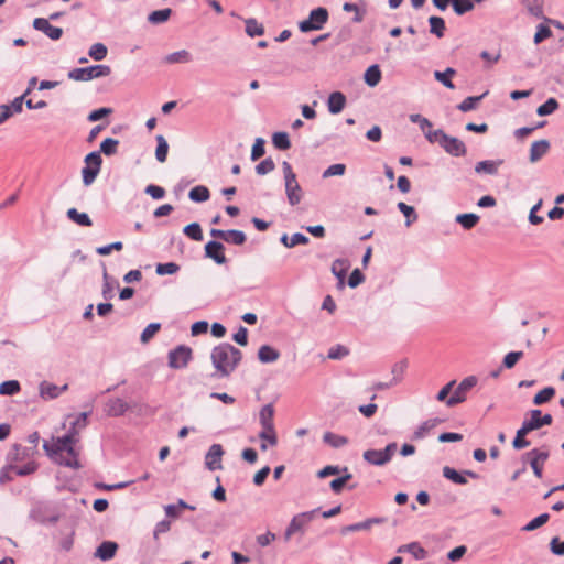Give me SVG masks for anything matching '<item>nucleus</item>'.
<instances>
[{
    "label": "nucleus",
    "mask_w": 564,
    "mask_h": 564,
    "mask_svg": "<svg viewBox=\"0 0 564 564\" xmlns=\"http://www.w3.org/2000/svg\"><path fill=\"white\" fill-rule=\"evenodd\" d=\"M68 389L67 384L58 387L52 382L43 381L40 384V395L45 400L57 398L62 392Z\"/></svg>",
    "instance_id": "16"
},
{
    "label": "nucleus",
    "mask_w": 564,
    "mask_h": 564,
    "mask_svg": "<svg viewBox=\"0 0 564 564\" xmlns=\"http://www.w3.org/2000/svg\"><path fill=\"white\" fill-rule=\"evenodd\" d=\"M224 246L218 241H209L205 246L206 257L213 259L218 264H224L227 259L224 253Z\"/></svg>",
    "instance_id": "15"
},
{
    "label": "nucleus",
    "mask_w": 564,
    "mask_h": 564,
    "mask_svg": "<svg viewBox=\"0 0 564 564\" xmlns=\"http://www.w3.org/2000/svg\"><path fill=\"white\" fill-rule=\"evenodd\" d=\"M550 150L547 140L534 141L530 148V162L535 163L542 159Z\"/></svg>",
    "instance_id": "20"
},
{
    "label": "nucleus",
    "mask_w": 564,
    "mask_h": 564,
    "mask_svg": "<svg viewBox=\"0 0 564 564\" xmlns=\"http://www.w3.org/2000/svg\"><path fill=\"white\" fill-rule=\"evenodd\" d=\"M20 391V383L17 380L4 381L0 384V394L13 395Z\"/></svg>",
    "instance_id": "50"
},
{
    "label": "nucleus",
    "mask_w": 564,
    "mask_h": 564,
    "mask_svg": "<svg viewBox=\"0 0 564 564\" xmlns=\"http://www.w3.org/2000/svg\"><path fill=\"white\" fill-rule=\"evenodd\" d=\"M348 268L349 262L346 259H337L333 262L332 272L339 279L340 283H343Z\"/></svg>",
    "instance_id": "38"
},
{
    "label": "nucleus",
    "mask_w": 564,
    "mask_h": 564,
    "mask_svg": "<svg viewBox=\"0 0 564 564\" xmlns=\"http://www.w3.org/2000/svg\"><path fill=\"white\" fill-rule=\"evenodd\" d=\"M527 10L534 17H542L543 0H522Z\"/></svg>",
    "instance_id": "48"
},
{
    "label": "nucleus",
    "mask_w": 564,
    "mask_h": 564,
    "mask_svg": "<svg viewBox=\"0 0 564 564\" xmlns=\"http://www.w3.org/2000/svg\"><path fill=\"white\" fill-rule=\"evenodd\" d=\"M172 14L170 8L155 10L148 15V21L152 24H160L166 22Z\"/></svg>",
    "instance_id": "36"
},
{
    "label": "nucleus",
    "mask_w": 564,
    "mask_h": 564,
    "mask_svg": "<svg viewBox=\"0 0 564 564\" xmlns=\"http://www.w3.org/2000/svg\"><path fill=\"white\" fill-rule=\"evenodd\" d=\"M282 242L288 247V248H293L297 245H306L308 242V238L306 236H304L303 234H300V232H296V234H293L290 239L288 238L286 235H284L282 237Z\"/></svg>",
    "instance_id": "43"
},
{
    "label": "nucleus",
    "mask_w": 564,
    "mask_h": 564,
    "mask_svg": "<svg viewBox=\"0 0 564 564\" xmlns=\"http://www.w3.org/2000/svg\"><path fill=\"white\" fill-rule=\"evenodd\" d=\"M273 416H274L273 405H271V404L264 405L260 410V413H259V421H260L261 427L262 429L274 427Z\"/></svg>",
    "instance_id": "26"
},
{
    "label": "nucleus",
    "mask_w": 564,
    "mask_h": 564,
    "mask_svg": "<svg viewBox=\"0 0 564 564\" xmlns=\"http://www.w3.org/2000/svg\"><path fill=\"white\" fill-rule=\"evenodd\" d=\"M36 470V464L34 462H30L24 466L10 465L7 468V473L15 476H25L34 473Z\"/></svg>",
    "instance_id": "29"
},
{
    "label": "nucleus",
    "mask_w": 564,
    "mask_h": 564,
    "mask_svg": "<svg viewBox=\"0 0 564 564\" xmlns=\"http://www.w3.org/2000/svg\"><path fill=\"white\" fill-rule=\"evenodd\" d=\"M87 426V413L83 412L70 422V427L64 436L52 437L45 441L43 448L47 456L59 465L74 469L82 467L77 445L80 431Z\"/></svg>",
    "instance_id": "1"
},
{
    "label": "nucleus",
    "mask_w": 564,
    "mask_h": 564,
    "mask_svg": "<svg viewBox=\"0 0 564 564\" xmlns=\"http://www.w3.org/2000/svg\"><path fill=\"white\" fill-rule=\"evenodd\" d=\"M246 33L251 37L260 36L264 33V28L257 20L249 19L246 21Z\"/></svg>",
    "instance_id": "45"
},
{
    "label": "nucleus",
    "mask_w": 564,
    "mask_h": 564,
    "mask_svg": "<svg viewBox=\"0 0 564 564\" xmlns=\"http://www.w3.org/2000/svg\"><path fill=\"white\" fill-rule=\"evenodd\" d=\"M180 267L174 262L160 263L156 265V273L159 275L174 274L178 271Z\"/></svg>",
    "instance_id": "59"
},
{
    "label": "nucleus",
    "mask_w": 564,
    "mask_h": 564,
    "mask_svg": "<svg viewBox=\"0 0 564 564\" xmlns=\"http://www.w3.org/2000/svg\"><path fill=\"white\" fill-rule=\"evenodd\" d=\"M67 217L79 226L89 227L93 225L89 216L86 213H79L76 208H69Z\"/></svg>",
    "instance_id": "30"
},
{
    "label": "nucleus",
    "mask_w": 564,
    "mask_h": 564,
    "mask_svg": "<svg viewBox=\"0 0 564 564\" xmlns=\"http://www.w3.org/2000/svg\"><path fill=\"white\" fill-rule=\"evenodd\" d=\"M553 417L551 414L541 415L540 410H532L530 412V419L525 420L522 426L517 431V435L513 440V447L516 449H522L530 445V442L525 440V435L531 431L538 430L544 425L552 424Z\"/></svg>",
    "instance_id": "3"
},
{
    "label": "nucleus",
    "mask_w": 564,
    "mask_h": 564,
    "mask_svg": "<svg viewBox=\"0 0 564 564\" xmlns=\"http://www.w3.org/2000/svg\"><path fill=\"white\" fill-rule=\"evenodd\" d=\"M328 17L329 15L327 9L323 7L313 9L310 12L308 18L299 23V29L303 33L322 30L328 21Z\"/></svg>",
    "instance_id": "7"
},
{
    "label": "nucleus",
    "mask_w": 564,
    "mask_h": 564,
    "mask_svg": "<svg viewBox=\"0 0 564 564\" xmlns=\"http://www.w3.org/2000/svg\"><path fill=\"white\" fill-rule=\"evenodd\" d=\"M188 196L193 202L202 203L209 199L210 193L206 186L198 185L189 191Z\"/></svg>",
    "instance_id": "35"
},
{
    "label": "nucleus",
    "mask_w": 564,
    "mask_h": 564,
    "mask_svg": "<svg viewBox=\"0 0 564 564\" xmlns=\"http://www.w3.org/2000/svg\"><path fill=\"white\" fill-rule=\"evenodd\" d=\"M558 108V102L555 98H549L543 105L536 109V113L541 117L553 113Z\"/></svg>",
    "instance_id": "46"
},
{
    "label": "nucleus",
    "mask_w": 564,
    "mask_h": 564,
    "mask_svg": "<svg viewBox=\"0 0 564 564\" xmlns=\"http://www.w3.org/2000/svg\"><path fill=\"white\" fill-rule=\"evenodd\" d=\"M323 440L325 443H327L328 445H330L334 448H339V447H343L346 444H348L347 437L332 433V432L324 433Z\"/></svg>",
    "instance_id": "32"
},
{
    "label": "nucleus",
    "mask_w": 564,
    "mask_h": 564,
    "mask_svg": "<svg viewBox=\"0 0 564 564\" xmlns=\"http://www.w3.org/2000/svg\"><path fill=\"white\" fill-rule=\"evenodd\" d=\"M272 143L279 150H288L291 147V142L286 132H275L272 135Z\"/></svg>",
    "instance_id": "42"
},
{
    "label": "nucleus",
    "mask_w": 564,
    "mask_h": 564,
    "mask_svg": "<svg viewBox=\"0 0 564 564\" xmlns=\"http://www.w3.org/2000/svg\"><path fill=\"white\" fill-rule=\"evenodd\" d=\"M430 32L435 34L437 37H443L445 32V22L441 17H430Z\"/></svg>",
    "instance_id": "37"
},
{
    "label": "nucleus",
    "mask_w": 564,
    "mask_h": 564,
    "mask_svg": "<svg viewBox=\"0 0 564 564\" xmlns=\"http://www.w3.org/2000/svg\"><path fill=\"white\" fill-rule=\"evenodd\" d=\"M118 550V544L111 541L102 542L96 550V556L102 561L111 560Z\"/></svg>",
    "instance_id": "22"
},
{
    "label": "nucleus",
    "mask_w": 564,
    "mask_h": 564,
    "mask_svg": "<svg viewBox=\"0 0 564 564\" xmlns=\"http://www.w3.org/2000/svg\"><path fill=\"white\" fill-rule=\"evenodd\" d=\"M129 409V404L120 399H110L106 404V412L109 416H120L123 415Z\"/></svg>",
    "instance_id": "19"
},
{
    "label": "nucleus",
    "mask_w": 564,
    "mask_h": 564,
    "mask_svg": "<svg viewBox=\"0 0 564 564\" xmlns=\"http://www.w3.org/2000/svg\"><path fill=\"white\" fill-rule=\"evenodd\" d=\"M551 36H552V31L550 30V28L546 25L540 24L538 26V30L534 35V43L539 44Z\"/></svg>",
    "instance_id": "62"
},
{
    "label": "nucleus",
    "mask_w": 564,
    "mask_h": 564,
    "mask_svg": "<svg viewBox=\"0 0 564 564\" xmlns=\"http://www.w3.org/2000/svg\"><path fill=\"white\" fill-rule=\"evenodd\" d=\"M261 441L268 442L269 445L275 446L278 444V436L274 427L262 429L259 433Z\"/></svg>",
    "instance_id": "52"
},
{
    "label": "nucleus",
    "mask_w": 564,
    "mask_h": 564,
    "mask_svg": "<svg viewBox=\"0 0 564 564\" xmlns=\"http://www.w3.org/2000/svg\"><path fill=\"white\" fill-rule=\"evenodd\" d=\"M345 171H346L345 164H340V163L333 164L324 171L323 177L327 178V177L335 176V175H344Z\"/></svg>",
    "instance_id": "63"
},
{
    "label": "nucleus",
    "mask_w": 564,
    "mask_h": 564,
    "mask_svg": "<svg viewBox=\"0 0 564 564\" xmlns=\"http://www.w3.org/2000/svg\"><path fill=\"white\" fill-rule=\"evenodd\" d=\"M346 105V97L340 91L332 93L328 97L327 106L330 113H339Z\"/></svg>",
    "instance_id": "21"
},
{
    "label": "nucleus",
    "mask_w": 564,
    "mask_h": 564,
    "mask_svg": "<svg viewBox=\"0 0 564 564\" xmlns=\"http://www.w3.org/2000/svg\"><path fill=\"white\" fill-rule=\"evenodd\" d=\"M404 551L411 553L415 560H424L426 557V551L417 542L403 545L398 550V552Z\"/></svg>",
    "instance_id": "33"
},
{
    "label": "nucleus",
    "mask_w": 564,
    "mask_h": 564,
    "mask_svg": "<svg viewBox=\"0 0 564 564\" xmlns=\"http://www.w3.org/2000/svg\"><path fill=\"white\" fill-rule=\"evenodd\" d=\"M315 512L316 510H312L294 516L285 530V541H289L294 533L301 531L305 525H307L313 520Z\"/></svg>",
    "instance_id": "11"
},
{
    "label": "nucleus",
    "mask_w": 564,
    "mask_h": 564,
    "mask_svg": "<svg viewBox=\"0 0 564 564\" xmlns=\"http://www.w3.org/2000/svg\"><path fill=\"white\" fill-rule=\"evenodd\" d=\"M443 476L458 485H465L467 482V479L463 475L448 466L443 468Z\"/></svg>",
    "instance_id": "51"
},
{
    "label": "nucleus",
    "mask_w": 564,
    "mask_h": 564,
    "mask_svg": "<svg viewBox=\"0 0 564 564\" xmlns=\"http://www.w3.org/2000/svg\"><path fill=\"white\" fill-rule=\"evenodd\" d=\"M282 170L285 182V194L291 206L300 204L303 198V191L300 186L296 174L293 172L291 164L286 161L282 163Z\"/></svg>",
    "instance_id": "4"
},
{
    "label": "nucleus",
    "mask_w": 564,
    "mask_h": 564,
    "mask_svg": "<svg viewBox=\"0 0 564 564\" xmlns=\"http://www.w3.org/2000/svg\"><path fill=\"white\" fill-rule=\"evenodd\" d=\"M275 169V164L271 158H267L256 166V172L259 175H265Z\"/></svg>",
    "instance_id": "56"
},
{
    "label": "nucleus",
    "mask_w": 564,
    "mask_h": 564,
    "mask_svg": "<svg viewBox=\"0 0 564 564\" xmlns=\"http://www.w3.org/2000/svg\"><path fill=\"white\" fill-rule=\"evenodd\" d=\"M349 354L348 348L343 345H336L328 350L329 359H341Z\"/></svg>",
    "instance_id": "61"
},
{
    "label": "nucleus",
    "mask_w": 564,
    "mask_h": 564,
    "mask_svg": "<svg viewBox=\"0 0 564 564\" xmlns=\"http://www.w3.org/2000/svg\"><path fill=\"white\" fill-rule=\"evenodd\" d=\"M161 325L159 323L149 324L141 334V341L148 343L154 335L160 330Z\"/></svg>",
    "instance_id": "54"
},
{
    "label": "nucleus",
    "mask_w": 564,
    "mask_h": 564,
    "mask_svg": "<svg viewBox=\"0 0 564 564\" xmlns=\"http://www.w3.org/2000/svg\"><path fill=\"white\" fill-rule=\"evenodd\" d=\"M111 68L107 65H94L85 68H74L68 73V78L77 82H87L110 75Z\"/></svg>",
    "instance_id": "6"
},
{
    "label": "nucleus",
    "mask_w": 564,
    "mask_h": 564,
    "mask_svg": "<svg viewBox=\"0 0 564 564\" xmlns=\"http://www.w3.org/2000/svg\"><path fill=\"white\" fill-rule=\"evenodd\" d=\"M264 154V140L261 138L256 139L252 150H251V160L257 161Z\"/></svg>",
    "instance_id": "60"
},
{
    "label": "nucleus",
    "mask_w": 564,
    "mask_h": 564,
    "mask_svg": "<svg viewBox=\"0 0 564 564\" xmlns=\"http://www.w3.org/2000/svg\"><path fill=\"white\" fill-rule=\"evenodd\" d=\"M119 141L117 139L107 138L100 144V152L105 155H113L117 153Z\"/></svg>",
    "instance_id": "47"
},
{
    "label": "nucleus",
    "mask_w": 564,
    "mask_h": 564,
    "mask_svg": "<svg viewBox=\"0 0 564 564\" xmlns=\"http://www.w3.org/2000/svg\"><path fill=\"white\" fill-rule=\"evenodd\" d=\"M223 455H224V451H223L221 445H219V444L212 445L206 455V458H205V464H206L207 468L210 470L220 469Z\"/></svg>",
    "instance_id": "14"
},
{
    "label": "nucleus",
    "mask_w": 564,
    "mask_h": 564,
    "mask_svg": "<svg viewBox=\"0 0 564 564\" xmlns=\"http://www.w3.org/2000/svg\"><path fill=\"white\" fill-rule=\"evenodd\" d=\"M447 134L443 130L429 131L426 138L432 143H438L441 147L446 140Z\"/></svg>",
    "instance_id": "64"
},
{
    "label": "nucleus",
    "mask_w": 564,
    "mask_h": 564,
    "mask_svg": "<svg viewBox=\"0 0 564 564\" xmlns=\"http://www.w3.org/2000/svg\"><path fill=\"white\" fill-rule=\"evenodd\" d=\"M210 358L218 376L229 377L239 365L242 354L230 344H220L213 349Z\"/></svg>",
    "instance_id": "2"
},
{
    "label": "nucleus",
    "mask_w": 564,
    "mask_h": 564,
    "mask_svg": "<svg viewBox=\"0 0 564 564\" xmlns=\"http://www.w3.org/2000/svg\"><path fill=\"white\" fill-rule=\"evenodd\" d=\"M183 231L188 238L195 241H202L204 239L203 231L198 223H192L185 226Z\"/></svg>",
    "instance_id": "41"
},
{
    "label": "nucleus",
    "mask_w": 564,
    "mask_h": 564,
    "mask_svg": "<svg viewBox=\"0 0 564 564\" xmlns=\"http://www.w3.org/2000/svg\"><path fill=\"white\" fill-rule=\"evenodd\" d=\"M523 357L522 351H511L508 352L503 358V366L507 369H511L516 366V364Z\"/></svg>",
    "instance_id": "58"
},
{
    "label": "nucleus",
    "mask_w": 564,
    "mask_h": 564,
    "mask_svg": "<svg viewBox=\"0 0 564 564\" xmlns=\"http://www.w3.org/2000/svg\"><path fill=\"white\" fill-rule=\"evenodd\" d=\"M549 451L534 448L525 454L529 459L530 466L538 478L543 476V467L545 462L549 459Z\"/></svg>",
    "instance_id": "12"
},
{
    "label": "nucleus",
    "mask_w": 564,
    "mask_h": 564,
    "mask_svg": "<svg viewBox=\"0 0 564 564\" xmlns=\"http://www.w3.org/2000/svg\"><path fill=\"white\" fill-rule=\"evenodd\" d=\"M477 384V378L469 376L465 378L453 391L452 395L447 401V406H454L466 400L467 392Z\"/></svg>",
    "instance_id": "9"
},
{
    "label": "nucleus",
    "mask_w": 564,
    "mask_h": 564,
    "mask_svg": "<svg viewBox=\"0 0 564 564\" xmlns=\"http://www.w3.org/2000/svg\"><path fill=\"white\" fill-rule=\"evenodd\" d=\"M366 84L370 87H375L381 80V70L378 65H371L367 68L364 75Z\"/></svg>",
    "instance_id": "28"
},
{
    "label": "nucleus",
    "mask_w": 564,
    "mask_h": 564,
    "mask_svg": "<svg viewBox=\"0 0 564 564\" xmlns=\"http://www.w3.org/2000/svg\"><path fill=\"white\" fill-rule=\"evenodd\" d=\"M488 93H484L482 95L480 96H470V97H467L465 98L458 106L457 108L463 111V112H468L470 110H474L476 109L478 102L487 95Z\"/></svg>",
    "instance_id": "39"
},
{
    "label": "nucleus",
    "mask_w": 564,
    "mask_h": 564,
    "mask_svg": "<svg viewBox=\"0 0 564 564\" xmlns=\"http://www.w3.org/2000/svg\"><path fill=\"white\" fill-rule=\"evenodd\" d=\"M452 6L454 11L459 15L469 12L474 8L473 2L469 0H453Z\"/></svg>",
    "instance_id": "53"
},
{
    "label": "nucleus",
    "mask_w": 564,
    "mask_h": 564,
    "mask_svg": "<svg viewBox=\"0 0 564 564\" xmlns=\"http://www.w3.org/2000/svg\"><path fill=\"white\" fill-rule=\"evenodd\" d=\"M397 451V444L390 443L384 449H368L364 452V459L371 465L382 466L391 460Z\"/></svg>",
    "instance_id": "8"
},
{
    "label": "nucleus",
    "mask_w": 564,
    "mask_h": 564,
    "mask_svg": "<svg viewBox=\"0 0 564 564\" xmlns=\"http://www.w3.org/2000/svg\"><path fill=\"white\" fill-rule=\"evenodd\" d=\"M224 241L228 243H232L236 246H241L246 242V235L240 230H226V236H224Z\"/></svg>",
    "instance_id": "40"
},
{
    "label": "nucleus",
    "mask_w": 564,
    "mask_h": 564,
    "mask_svg": "<svg viewBox=\"0 0 564 564\" xmlns=\"http://www.w3.org/2000/svg\"><path fill=\"white\" fill-rule=\"evenodd\" d=\"M108 50L102 43H96L89 48V56L95 61H102L107 56Z\"/></svg>",
    "instance_id": "49"
},
{
    "label": "nucleus",
    "mask_w": 564,
    "mask_h": 564,
    "mask_svg": "<svg viewBox=\"0 0 564 564\" xmlns=\"http://www.w3.org/2000/svg\"><path fill=\"white\" fill-rule=\"evenodd\" d=\"M549 518L550 517L547 513H542V514L538 516L536 518H534L533 520H531L528 524H525L523 530L524 531H533V530L542 527L543 524H545L549 521Z\"/></svg>",
    "instance_id": "55"
},
{
    "label": "nucleus",
    "mask_w": 564,
    "mask_h": 564,
    "mask_svg": "<svg viewBox=\"0 0 564 564\" xmlns=\"http://www.w3.org/2000/svg\"><path fill=\"white\" fill-rule=\"evenodd\" d=\"M384 522L383 518H369L362 522L354 523L350 525H347L343 529L344 533L347 532H355V531H361V530H370L372 525L375 524H381Z\"/></svg>",
    "instance_id": "23"
},
{
    "label": "nucleus",
    "mask_w": 564,
    "mask_h": 564,
    "mask_svg": "<svg viewBox=\"0 0 564 564\" xmlns=\"http://www.w3.org/2000/svg\"><path fill=\"white\" fill-rule=\"evenodd\" d=\"M84 163L85 166L82 170L83 183L89 186L95 182L101 169L102 159L100 152L94 151L88 153L84 159Z\"/></svg>",
    "instance_id": "5"
},
{
    "label": "nucleus",
    "mask_w": 564,
    "mask_h": 564,
    "mask_svg": "<svg viewBox=\"0 0 564 564\" xmlns=\"http://www.w3.org/2000/svg\"><path fill=\"white\" fill-rule=\"evenodd\" d=\"M555 394V389L552 387H546L539 391L533 399V403L536 405L549 402Z\"/></svg>",
    "instance_id": "44"
},
{
    "label": "nucleus",
    "mask_w": 564,
    "mask_h": 564,
    "mask_svg": "<svg viewBox=\"0 0 564 564\" xmlns=\"http://www.w3.org/2000/svg\"><path fill=\"white\" fill-rule=\"evenodd\" d=\"M442 148L454 156H462L466 154V147L463 141L457 138L447 135L443 142Z\"/></svg>",
    "instance_id": "17"
},
{
    "label": "nucleus",
    "mask_w": 564,
    "mask_h": 564,
    "mask_svg": "<svg viewBox=\"0 0 564 564\" xmlns=\"http://www.w3.org/2000/svg\"><path fill=\"white\" fill-rule=\"evenodd\" d=\"M455 220L462 225V227L464 229H471L474 228L478 221H479V216L476 215V214H473V213H469V214H459L456 216Z\"/></svg>",
    "instance_id": "31"
},
{
    "label": "nucleus",
    "mask_w": 564,
    "mask_h": 564,
    "mask_svg": "<svg viewBox=\"0 0 564 564\" xmlns=\"http://www.w3.org/2000/svg\"><path fill=\"white\" fill-rule=\"evenodd\" d=\"M406 367H408V362L405 360H402L392 367V375H393L392 383L393 384L401 381V379L406 370Z\"/></svg>",
    "instance_id": "57"
},
{
    "label": "nucleus",
    "mask_w": 564,
    "mask_h": 564,
    "mask_svg": "<svg viewBox=\"0 0 564 564\" xmlns=\"http://www.w3.org/2000/svg\"><path fill=\"white\" fill-rule=\"evenodd\" d=\"M33 28L37 31L43 32L51 40H58L63 35V30L58 26L52 25L47 19L36 18L33 20Z\"/></svg>",
    "instance_id": "13"
},
{
    "label": "nucleus",
    "mask_w": 564,
    "mask_h": 564,
    "mask_svg": "<svg viewBox=\"0 0 564 564\" xmlns=\"http://www.w3.org/2000/svg\"><path fill=\"white\" fill-rule=\"evenodd\" d=\"M456 70L452 67L446 68L444 72L435 70L434 77L437 82L442 83L445 87L454 89L455 85L452 82V77L455 76Z\"/></svg>",
    "instance_id": "27"
},
{
    "label": "nucleus",
    "mask_w": 564,
    "mask_h": 564,
    "mask_svg": "<svg viewBox=\"0 0 564 564\" xmlns=\"http://www.w3.org/2000/svg\"><path fill=\"white\" fill-rule=\"evenodd\" d=\"M258 358L263 364L274 362L280 358V352L269 345H263L259 348Z\"/></svg>",
    "instance_id": "24"
},
{
    "label": "nucleus",
    "mask_w": 564,
    "mask_h": 564,
    "mask_svg": "<svg viewBox=\"0 0 564 564\" xmlns=\"http://www.w3.org/2000/svg\"><path fill=\"white\" fill-rule=\"evenodd\" d=\"M192 359V349L178 346L169 352V366L173 369L185 368Z\"/></svg>",
    "instance_id": "10"
},
{
    "label": "nucleus",
    "mask_w": 564,
    "mask_h": 564,
    "mask_svg": "<svg viewBox=\"0 0 564 564\" xmlns=\"http://www.w3.org/2000/svg\"><path fill=\"white\" fill-rule=\"evenodd\" d=\"M164 61L167 64H187L193 61V56L188 51L181 50L166 55Z\"/></svg>",
    "instance_id": "25"
},
{
    "label": "nucleus",
    "mask_w": 564,
    "mask_h": 564,
    "mask_svg": "<svg viewBox=\"0 0 564 564\" xmlns=\"http://www.w3.org/2000/svg\"><path fill=\"white\" fill-rule=\"evenodd\" d=\"M156 150H155V158L160 163H164L167 158L169 152V144L165 138L161 134L156 135Z\"/></svg>",
    "instance_id": "34"
},
{
    "label": "nucleus",
    "mask_w": 564,
    "mask_h": 564,
    "mask_svg": "<svg viewBox=\"0 0 564 564\" xmlns=\"http://www.w3.org/2000/svg\"><path fill=\"white\" fill-rule=\"evenodd\" d=\"M502 164L503 160L480 161L475 165V172L477 174L496 175Z\"/></svg>",
    "instance_id": "18"
}]
</instances>
